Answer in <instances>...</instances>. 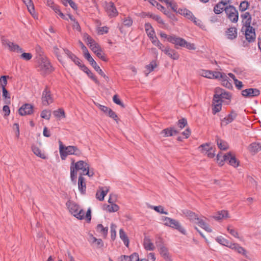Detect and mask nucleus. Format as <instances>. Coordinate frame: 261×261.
<instances>
[{"instance_id": "obj_11", "label": "nucleus", "mask_w": 261, "mask_h": 261, "mask_svg": "<svg viewBox=\"0 0 261 261\" xmlns=\"http://www.w3.org/2000/svg\"><path fill=\"white\" fill-rule=\"evenodd\" d=\"M2 44L4 45H6L8 47L10 51L13 52H16L18 53H21L23 51V49L18 44L14 42L10 41L8 39H2Z\"/></svg>"}, {"instance_id": "obj_20", "label": "nucleus", "mask_w": 261, "mask_h": 261, "mask_svg": "<svg viewBox=\"0 0 261 261\" xmlns=\"http://www.w3.org/2000/svg\"><path fill=\"white\" fill-rule=\"evenodd\" d=\"M109 191V188L108 187H100L96 193V198L99 201H102L105 196L107 194Z\"/></svg>"}, {"instance_id": "obj_57", "label": "nucleus", "mask_w": 261, "mask_h": 261, "mask_svg": "<svg viewBox=\"0 0 261 261\" xmlns=\"http://www.w3.org/2000/svg\"><path fill=\"white\" fill-rule=\"evenodd\" d=\"M211 147L210 146V145L208 143H205L201 145L198 147V149L203 153H205L206 151H208L209 149H210Z\"/></svg>"}, {"instance_id": "obj_40", "label": "nucleus", "mask_w": 261, "mask_h": 261, "mask_svg": "<svg viewBox=\"0 0 261 261\" xmlns=\"http://www.w3.org/2000/svg\"><path fill=\"white\" fill-rule=\"evenodd\" d=\"M148 207H149L151 209L154 210L156 212L160 214H163L165 215H167L168 214L167 211H164V207L161 205L153 206L149 205H148Z\"/></svg>"}, {"instance_id": "obj_5", "label": "nucleus", "mask_w": 261, "mask_h": 261, "mask_svg": "<svg viewBox=\"0 0 261 261\" xmlns=\"http://www.w3.org/2000/svg\"><path fill=\"white\" fill-rule=\"evenodd\" d=\"M66 206L70 213L77 219L82 220L84 218V211L76 203L69 200L66 202Z\"/></svg>"}, {"instance_id": "obj_24", "label": "nucleus", "mask_w": 261, "mask_h": 261, "mask_svg": "<svg viewBox=\"0 0 261 261\" xmlns=\"http://www.w3.org/2000/svg\"><path fill=\"white\" fill-rule=\"evenodd\" d=\"M143 246L146 250L152 251L155 249V246L148 236H145L143 240Z\"/></svg>"}, {"instance_id": "obj_56", "label": "nucleus", "mask_w": 261, "mask_h": 261, "mask_svg": "<svg viewBox=\"0 0 261 261\" xmlns=\"http://www.w3.org/2000/svg\"><path fill=\"white\" fill-rule=\"evenodd\" d=\"M22 54L20 55V58L25 60L29 61L32 58V55L29 53H22Z\"/></svg>"}, {"instance_id": "obj_48", "label": "nucleus", "mask_w": 261, "mask_h": 261, "mask_svg": "<svg viewBox=\"0 0 261 261\" xmlns=\"http://www.w3.org/2000/svg\"><path fill=\"white\" fill-rule=\"evenodd\" d=\"M3 92V97L6 100V103H10V95L8 93V90L6 89V88H4L2 89Z\"/></svg>"}, {"instance_id": "obj_33", "label": "nucleus", "mask_w": 261, "mask_h": 261, "mask_svg": "<svg viewBox=\"0 0 261 261\" xmlns=\"http://www.w3.org/2000/svg\"><path fill=\"white\" fill-rule=\"evenodd\" d=\"M167 41L169 42L174 44L176 48L178 49L179 48V38L176 37L174 35H169V37H168Z\"/></svg>"}, {"instance_id": "obj_26", "label": "nucleus", "mask_w": 261, "mask_h": 261, "mask_svg": "<svg viewBox=\"0 0 261 261\" xmlns=\"http://www.w3.org/2000/svg\"><path fill=\"white\" fill-rule=\"evenodd\" d=\"M80 69L85 73H86L89 77L96 84H99V81L97 79L96 77L85 65L83 64L82 66H81Z\"/></svg>"}, {"instance_id": "obj_60", "label": "nucleus", "mask_w": 261, "mask_h": 261, "mask_svg": "<svg viewBox=\"0 0 261 261\" xmlns=\"http://www.w3.org/2000/svg\"><path fill=\"white\" fill-rule=\"evenodd\" d=\"M149 17L156 20L158 23L161 24H164V22L160 16L157 15L150 14Z\"/></svg>"}, {"instance_id": "obj_22", "label": "nucleus", "mask_w": 261, "mask_h": 261, "mask_svg": "<svg viewBox=\"0 0 261 261\" xmlns=\"http://www.w3.org/2000/svg\"><path fill=\"white\" fill-rule=\"evenodd\" d=\"M178 132L174 127H168L162 130L160 134L164 137H168L176 135Z\"/></svg>"}, {"instance_id": "obj_49", "label": "nucleus", "mask_w": 261, "mask_h": 261, "mask_svg": "<svg viewBox=\"0 0 261 261\" xmlns=\"http://www.w3.org/2000/svg\"><path fill=\"white\" fill-rule=\"evenodd\" d=\"M83 39L88 45L92 44L95 41L91 36L86 33L83 34Z\"/></svg>"}, {"instance_id": "obj_61", "label": "nucleus", "mask_w": 261, "mask_h": 261, "mask_svg": "<svg viewBox=\"0 0 261 261\" xmlns=\"http://www.w3.org/2000/svg\"><path fill=\"white\" fill-rule=\"evenodd\" d=\"M146 32L148 36L151 39V40H155L157 39V38L155 36V33L153 29H150L149 31Z\"/></svg>"}, {"instance_id": "obj_45", "label": "nucleus", "mask_w": 261, "mask_h": 261, "mask_svg": "<svg viewBox=\"0 0 261 261\" xmlns=\"http://www.w3.org/2000/svg\"><path fill=\"white\" fill-rule=\"evenodd\" d=\"M118 209V205L113 203H111L110 205H107L106 207V210L110 213L117 212Z\"/></svg>"}, {"instance_id": "obj_58", "label": "nucleus", "mask_w": 261, "mask_h": 261, "mask_svg": "<svg viewBox=\"0 0 261 261\" xmlns=\"http://www.w3.org/2000/svg\"><path fill=\"white\" fill-rule=\"evenodd\" d=\"M228 231L234 237L239 238L238 232L231 226L227 227Z\"/></svg>"}, {"instance_id": "obj_17", "label": "nucleus", "mask_w": 261, "mask_h": 261, "mask_svg": "<svg viewBox=\"0 0 261 261\" xmlns=\"http://www.w3.org/2000/svg\"><path fill=\"white\" fill-rule=\"evenodd\" d=\"M65 54L67 55V56L71 59L72 61H73L75 64L77 65L80 68L81 67L83 64H81V60L76 57L74 54H73L71 51L66 48L63 49Z\"/></svg>"}, {"instance_id": "obj_44", "label": "nucleus", "mask_w": 261, "mask_h": 261, "mask_svg": "<svg viewBox=\"0 0 261 261\" xmlns=\"http://www.w3.org/2000/svg\"><path fill=\"white\" fill-rule=\"evenodd\" d=\"M228 213L227 211H221L218 213V214L214 216V218L217 220L222 219L228 217Z\"/></svg>"}, {"instance_id": "obj_19", "label": "nucleus", "mask_w": 261, "mask_h": 261, "mask_svg": "<svg viewBox=\"0 0 261 261\" xmlns=\"http://www.w3.org/2000/svg\"><path fill=\"white\" fill-rule=\"evenodd\" d=\"M199 74L208 79H218L219 71H211L210 70H202L199 71Z\"/></svg>"}, {"instance_id": "obj_21", "label": "nucleus", "mask_w": 261, "mask_h": 261, "mask_svg": "<svg viewBox=\"0 0 261 261\" xmlns=\"http://www.w3.org/2000/svg\"><path fill=\"white\" fill-rule=\"evenodd\" d=\"M259 93V90L256 88H248L242 91V94L244 97H254L258 96Z\"/></svg>"}, {"instance_id": "obj_6", "label": "nucleus", "mask_w": 261, "mask_h": 261, "mask_svg": "<svg viewBox=\"0 0 261 261\" xmlns=\"http://www.w3.org/2000/svg\"><path fill=\"white\" fill-rule=\"evenodd\" d=\"M225 12L228 18L232 22L236 23L238 21L239 13L236 8L231 5L226 6Z\"/></svg>"}, {"instance_id": "obj_32", "label": "nucleus", "mask_w": 261, "mask_h": 261, "mask_svg": "<svg viewBox=\"0 0 261 261\" xmlns=\"http://www.w3.org/2000/svg\"><path fill=\"white\" fill-rule=\"evenodd\" d=\"M180 47H184L190 50L195 49V44L188 42L185 39L180 38Z\"/></svg>"}, {"instance_id": "obj_18", "label": "nucleus", "mask_w": 261, "mask_h": 261, "mask_svg": "<svg viewBox=\"0 0 261 261\" xmlns=\"http://www.w3.org/2000/svg\"><path fill=\"white\" fill-rule=\"evenodd\" d=\"M223 159L225 161H228L231 166L235 168L237 167L239 165V161L230 152L224 155Z\"/></svg>"}, {"instance_id": "obj_2", "label": "nucleus", "mask_w": 261, "mask_h": 261, "mask_svg": "<svg viewBox=\"0 0 261 261\" xmlns=\"http://www.w3.org/2000/svg\"><path fill=\"white\" fill-rule=\"evenodd\" d=\"M59 153L62 160H66L68 155H73L77 157H81L83 154L81 150L76 146H65L60 140L59 141Z\"/></svg>"}, {"instance_id": "obj_62", "label": "nucleus", "mask_w": 261, "mask_h": 261, "mask_svg": "<svg viewBox=\"0 0 261 261\" xmlns=\"http://www.w3.org/2000/svg\"><path fill=\"white\" fill-rule=\"evenodd\" d=\"M123 23L124 25L127 27H129L132 25L133 20L130 17H127L124 19L123 21Z\"/></svg>"}, {"instance_id": "obj_41", "label": "nucleus", "mask_w": 261, "mask_h": 261, "mask_svg": "<svg viewBox=\"0 0 261 261\" xmlns=\"http://www.w3.org/2000/svg\"><path fill=\"white\" fill-rule=\"evenodd\" d=\"M22 1L26 5L29 12L33 15L35 10L32 0H22Z\"/></svg>"}, {"instance_id": "obj_39", "label": "nucleus", "mask_w": 261, "mask_h": 261, "mask_svg": "<svg viewBox=\"0 0 261 261\" xmlns=\"http://www.w3.org/2000/svg\"><path fill=\"white\" fill-rule=\"evenodd\" d=\"M96 231L106 237L107 236L108 228L104 227L102 224H99L96 227Z\"/></svg>"}, {"instance_id": "obj_29", "label": "nucleus", "mask_w": 261, "mask_h": 261, "mask_svg": "<svg viewBox=\"0 0 261 261\" xmlns=\"http://www.w3.org/2000/svg\"><path fill=\"white\" fill-rule=\"evenodd\" d=\"M165 54L168 55L170 58L175 60L178 58V54L175 53V50L172 49L168 47L165 48L164 50H163Z\"/></svg>"}, {"instance_id": "obj_51", "label": "nucleus", "mask_w": 261, "mask_h": 261, "mask_svg": "<svg viewBox=\"0 0 261 261\" xmlns=\"http://www.w3.org/2000/svg\"><path fill=\"white\" fill-rule=\"evenodd\" d=\"M249 5V3L247 1H243L241 3L239 6V10L241 12L245 11L248 8Z\"/></svg>"}, {"instance_id": "obj_59", "label": "nucleus", "mask_w": 261, "mask_h": 261, "mask_svg": "<svg viewBox=\"0 0 261 261\" xmlns=\"http://www.w3.org/2000/svg\"><path fill=\"white\" fill-rule=\"evenodd\" d=\"M117 226L114 224H111V238L113 240H114L116 236V229Z\"/></svg>"}, {"instance_id": "obj_13", "label": "nucleus", "mask_w": 261, "mask_h": 261, "mask_svg": "<svg viewBox=\"0 0 261 261\" xmlns=\"http://www.w3.org/2000/svg\"><path fill=\"white\" fill-rule=\"evenodd\" d=\"M180 15H183L187 19L193 21L196 25H199L201 21L195 17L193 13L187 9H180Z\"/></svg>"}, {"instance_id": "obj_16", "label": "nucleus", "mask_w": 261, "mask_h": 261, "mask_svg": "<svg viewBox=\"0 0 261 261\" xmlns=\"http://www.w3.org/2000/svg\"><path fill=\"white\" fill-rule=\"evenodd\" d=\"M218 79L221 82L222 85L226 88L228 89H231L232 88V84L230 82V80L225 73L219 72V78Z\"/></svg>"}, {"instance_id": "obj_64", "label": "nucleus", "mask_w": 261, "mask_h": 261, "mask_svg": "<svg viewBox=\"0 0 261 261\" xmlns=\"http://www.w3.org/2000/svg\"><path fill=\"white\" fill-rule=\"evenodd\" d=\"M96 56L102 60L103 61L107 62L108 61V59L105 56L104 54H103L102 50H99L98 52L96 54Z\"/></svg>"}, {"instance_id": "obj_14", "label": "nucleus", "mask_w": 261, "mask_h": 261, "mask_svg": "<svg viewBox=\"0 0 261 261\" xmlns=\"http://www.w3.org/2000/svg\"><path fill=\"white\" fill-rule=\"evenodd\" d=\"M156 244L161 256L166 261H171V256L170 255V254L168 252L167 248L164 245L162 244H158V242L156 243Z\"/></svg>"}, {"instance_id": "obj_23", "label": "nucleus", "mask_w": 261, "mask_h": 261, "mask_svg": "<svg viewBox=\"0 0 261 261\" xmlns=\"http://www.w3.org/2000/svg\"><path fill=\"white\" fill-rule=\"evenodd\" d=\"M241 18L244 25L243 27L251 26L252 18L250 13L246 12L242 14Z\"/></svg>"}, {"instance_id": "obj_8", "label": "nucleus", "mask_w": 261, "mask_h": 261, "mask_svg": "<svg viewBox=\"0 0 261 261\" xmlns=\"http://www.w3.org/2000/svg\"><path fill=\"white\" fill-rule=\"evenodd\" d=\"M103 6L105 10L110 17H114L118 15V12L113 2H107L105 1Z\"/></svg>"}, {"instance_id": "obj_43", "label": "nucleus", "mask_w": 261, "mask_h": 261, "mask_svg": "<svg viewBox=\"0 0 261 261\" xmlns=\"http://www.w3.org/2000/svg\"><path fill=\"white\" fill-rule=\"evenodd\" d=\"M216 241L219 244L229 247L230 246V244H231L227 240L225 239L222 236L217 237L216 238Z\"/></svg>"}, {"instance_id": "obj_55", "label": "nucleus", "mask_w": 261, "mask_h": 261, "mask_svg": "<svg viewBox=\"0 0 261 261\" xmlns=\"http://www.w3.org/2000/svg\"><path fill=\"white\" fill-rule=\"evenodd\" d=\"M7 84V76L6 75H3L0 78V87L2 89L5 88Z\"/></svg>"}, {"instance_id": "obj_15", "label": "nucleus", "mask_w": 261, "mask_h": 261, "mask_svg": "<svg viewBox=\"0 0 261 261\" xmlns=\"http://www.w3.org/2000/svg\"><path fill=\"white\" fill-rule=\"evenodd\" d=\"M34 107L30 103H24L19 109V114H32L34 113Z\"/></svg>"}, {"instance_id": "obj_10", "label": "nucleus", "mask_w": 261, "mask_h": 261, "mask_svg": "<svg viewBox=\"0 0 261 261\" xmlns=\"http://www.w3.org/2000/svg\"><path fill=\"white\" fill-rule=\"evenodd\" d=\"M160 221L166 226L179 230V223L174 219L165 216H162Z\"/></svg>"}, {"instance_id": "obj_25", "label": "nucleus", "mask_w": 261, "mask_h": 261, "mask_svg": "<svg viewBox=\"0 0 261 261\" xmlns=\"http://www.w3.org/2000/svg\"><path fill=\"white\" fill-rule=\"evenodd\" d=\"M78 189L80 193L82 194H84L86 192V185L85 182V178L80 175L78 179Z\"/></svg>"}, {"instance_id": "obj_34", "label": "nucleus", "mask_w": 261, "mask_h": 261, "mask_svg": "<svg viewBox=\"0 0 261 261\" xmlns=\"http://www.w3.org/2000/svg\"><path fill=\"white\" fill-rule=\"evenodd\" d=\"M32 150L33 152V153L37 156H39L43 159H45L46 158L45 155L43 153H42L40 148L37 146L34 145H32Z\"/></svg>"}, {"instance_id": "obj_52", "label": "nucleus", "mask_w": 261, "mask_h": 261, "mask_svg": "<svg viewBox=\"0 0 261 261\" xmlns=\"http://www.w3.org/2000/svg\"><path fill=\"white\" fill-rule=\"evenodd\" d=\"M13 131L14 132L16 138L18 139L20 135V130H19V124L17 123H15L13 125Z\"/></svg>"}, {"instance_id": "obj_37", "label": "nucleus", "mask_w": 261, "mask_h": 261, "mask_svg": "<svg viewBox=\"0 0 261 261\" xmlns=\"http://www.w3.org/2000/svg\"><path fill=\"white\" fill-rule=\"evenodd\" d=\"M157 64L155 61H152L149 64L146 66V70L145 71L146 75L152 71L156 67Z\"/></svg>"}, {"instance_id": "obj_38", "label": "nucleus", "mask_w": 261, "mask_h": 261, "mask_svg": "<svg viewBox=\"0 0 261 261\" xmlns=\"http://www.w3.org/2000/svg\"><path fill=\"white\" fill-rule=\"evenodd\" d=\"M229 248L236 250L238 253L245 254L246 253L245 250L242 247L239 245L238 244H230Z\"/></svg>"}, {"instance_id": "obj_50", "label": "nucleus", "mask_w": 261, "mask_h": 261, "mask_svg": "<svg viewBox=\"0 0 261 261\" xmlns=\"http://www.w3.org/2000/svg\"><path fill=\"white\" fill-rule=\"evenodd\" d=\"M191 132L189 128H187L182 132L180 131V139H187L191 135Z\"/></svg>"}, {"instance_id": "obj_9", "label": "nucleus", "mask_w": 261, "mask_h": 261, "mask_svg": "<svg viewBox=\"0 0 261 261\" xmlns=\"http://www.w3.org/2000/svg\"><path fill=\"white\" fill-rule=\"evenodd\" d=\"M244 30L246 39L248 42L251 43L255 40L256 35L255 29L251 26L243 27L242 31Z\"/></svg>"}, {"instance_id": "obj_36", "label": "nucleus", "mask_w": 261, "mask_h": 261, "mask_svg": "<svg viewBox=\"0 0 261 261\" xmlns=\"http://www.w3.org/2000/svg\"><path fill=\"white\" fill-rule=\"evenodd\" d=\"M51 113H53V114H65L64 111L62 108L58 109V110H55L53 112H51L49 110H44L42 111L41 114H51Z\"/></svg>"}, {"instance_id": "obj_28", "label": "nucleus", "mask_w": 261, "mask_h": 261, "mask_svg": "<svg viewBox=\"0 0 261 261\" xmlns=\"http://www.w3.org/2000/svg\"><path fill=\"white\" fill-rule=\"evenodd\" d=\"M226 35L227 38L230 40H233L236 38L237 36V29L234 27H231L227 29L226 31Z\"/></svg>"}, {"instance_id": "obj_1", "label": "nucleus", "mask_w": 261, "mask_h": 261, "mask_svg": "<svg viewBox=\"0 0 261 261\" xmlns=\"http://www.w3.org/2000/svg\"><path fill=\"white\" fill-rule=\"evenodd\" d=\"M230 98L231 95L228 92L220 88H217L213 100V112L216 113L220 112L224 99H230Z\"/></svg>"}, {"instance_id": "obj_31", "label": "nucleus", "mask_w": 261, "mask_h": 261, "mask_svg": "<svg viewBox=\"0 0 261 261\" xmlns=\"http://www.w3.org/2000/svg\"><path fill=\"white\" fill-rule=\"evenodd\" d=\"M119 236L121 240L123 241L124 244L127 247H128L129 245V239L124 232L123 229H120L119 230Z\"/></svg>"}, {"instance_id": "obj_46", "label": "nucleus", "mask_w": 261, "mask_h": 261, "mask_svg": "<svg viewBox=\"0 0 261 261\" xmlns=\"http://www.w3.org/2000/svg\"><path fill=\"white\" fill-rule=\"evenodd\" d=\"M164 2L166 3V4L168 5V7H170L174 12H178V11H177L178 6L174 1L168 0V2Z\"/></svg>"}, {"instance_id": "obj_53", "label": "nucleus", "mask_w": 261, "mask_h": 261, "mask_svg": "<svg viewBox=\"0 0 261 261\" xmlns=\"http://www.w3.org/2000/svg\"><path fill=\"white\" fill-rule=\"evenodd\" d=\"M99 109L103 112L108 113V114H114V112L112 111V110L107 107L104 106L99 105Z\"/></svg>"}, {"instance_id": "obj_12", "label": "nucleus", "mask_w": 261, "mask_h": 261, "mask_svg": "<svg viewBox=\"0 0 261 261\" xmlns=\"http://www.w3.org/2000/svg\"><path fill=\"white\" fill-rule=\"evenodd\" d=\"M41 99L44 106H47L53 102V98L47 87L43 91Z\"/></svg>"}, {"instance_id": "obj_27", "label": "nucleus", "mask_w": 261, "mask_h": 261, "mask_svg": "<svg viewBox=\"0 0 261 261\" xmlns=\"http://www.w3.org/2000/svg\"><path fill=\"white\" fill-rule=\"evenodd\" d=\"M220 119L221 121L222 125H226L228 123L232 122L235 118L236 115H220Z\"/></svg>"}, {"instance_id": "obj_7", "label": "nucleus", "mask_w": 261, "mask_h": 261, "mask_svg": "<svg viewBox=\"0 0 261 261\" xmlns=\"http://www.w3.org/2000/svg\"><path fill=\"white\" fill-rule=\"evenodd\" d=\"M38 67L40 70L45 73H50L54 70L49 60L43 57H41L39 60Z\"/></svg>"}, {"instance_id": "obj_42", "label": "nucleus", "mask_w": 261, "mask_h": 261, "mask_svg": "<svg viewBox=\"0 0 261 261\" xmlns=\"http://www.w3.org/2000/svg\"><path fill=\"white\" fill-rule=\"evenodd\" d=\"M217 144L221 150H226L228 148V144L224 141L220 139H217Z\"/></svg>"}, {"instance_id": "obj_63", "label": "nucleus", "mask_w": 261, "mask_h": 261, "mask_svg": "<svg viewBox=\"0 0 261 261\" xmlns=\"http://www.w3.org/2000/svg\"><path fill=\"white\" fill-rule=\"evenodd\" d=\"M90 64L93 67L95 70L99 74L102 73V70L100 69V67L97 65L96 62L95 61H92Z\"/></svg>"}, {"instance_id": "obj_4", "label": "nucleus", "mask_w": 261, "mask_h": 261, "mask_svg": "<svg viewBox=\"0 0 261 261\" xmlns=\"http://www.w3.org/2000/svg\"><path fill=\"white\" fill-rule=\"evenodd\" d=\"M182 213L186 217L190 220L192 222L197 224L200 227L207 232H211L212 229L205 221L200 218H199L194 213L187 210H184Z\"/></svg>"}, {"instance_id": "obj_3", "label": "nucleus", "mask_w": 261, "mask_h": 261, "mask_svg": "<svg viewBox=\"0 0 261 261\" xmlns=\"http://www.w3.org/2000/svg\"><path fill=\"white\" fill-rule=\"evenodd\" d=\"M89 167V164L86 161L82 160L74 162V160H72L70 165V178L71 181L76 183L77 172L78 171H81L80 175H83V172L86 171Z\"/></svg>"}, {"instance_id": "obj_47", "label": "nucleus", "mask_w": 261, "mask_h": 261, "mask_svg": "<svg viewBox=\"0 0 261 261\" xmlns=\"http://www.w3.org/2000/svg\"><path fill=\"white\" fill-rule=\"evenodd\" d=\"M249 149L252 152H257L261 149V146L259 143L254 142L251 143L249 146Z\"/></svg>"}, {"instance_id": "obj_30", "label": "nucleus", "mask_w": 261, "mask_h": 261, "mask_svg": "<svg viewBox=\"0 0 261 261\" xmlns=\"http://www.w3.org/2000/svg\"><path fill=\"white\" fill-rule=\"evenodd\" d=\"M227 3L220 2L217 4L214 7V11L216 14H219L221 13L223 10H225V8L227 6Z\"/></svg>"}, {"instance_id": "obj_54", "label": "nucleus", "mask_w": 261, "mask_h": 261, "mask_svg": "<svg viewBox=\"0 0 261 261\" xmlns=\"http://www.w3.org/2000/svg\"><path fill=\"white\" fill-rule=\"evenodd\" d=\"M54 53L55 54L60 62L62 63V57L60 53L59 49L57 47H54Z\"/></svg>"}, {"instance_id": "obj_35", "label": "nucleus", "mask_w": 261, "mask_h": 261, "mask_svg": "<svg viewBox=\"0 0 261 261\" xmlns=\"http://www.w3.org/2000/svg\"><path fill=\"white\" fill-rule=\"evenodd\" d=\"M139 255L134 253L130 256L124 255L121 257V261H137L138 260Z\"/></svg>"}]
</instances>
